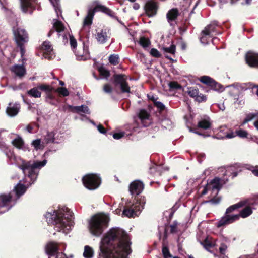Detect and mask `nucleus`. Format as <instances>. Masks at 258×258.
<instances>
[{
	"label": "nucleus",
	"instance_id": "1",
	"mask_svg": "<svg viewBox=\"0 0 258 258\" xmlns=\"http://www.w3.org/2000/svg\"><path fill=\"white\" fill-rule=\"evenodd\" d=\"M127 233L119 228H113L102 239L99 256L102 258H128L132 250Z\"/></svg>",
	"mask_w": 258,
	"mask_h": 258
},
{
	"label": "nucleus",
	"instance_id": "2",
	"mask_svg": "<svg viewBox=\"0 0 258 258\" xmlns=\"http://www.w3.org/2000/svg\"><path fill=\"white\" fill-rule=\"evenodd\" d=\"M73 216L70 209L64 206L59 207L57 210H53V214L47 212L45 217L48 224L54 225L57 231L67 233L73 225Z\"/></svg>",
	"mask_w": 258,
	"mask_h": 258
},
{
	"label": "nucleus",
	"instance_id": "3",
	"mask_svg": "<svg viewBox=\"0 0 258 258\" xmlns=\"http://www.w3.org/2000/svg\"><path fill=\"white\" fill-rule=\"evenodd\" d=\"M109 217L104 214L99 213L92 216L89 224L90 233L97 237L100 236L108 226Z\"/></svg>",
	"mask_w": 258,
	"mask_h": 258
},
{
	"label": "nucleus",
	"instance_id": "4",
	"mask_svg": "<svg viewBox=\"0 0 258 258\" xmlns=\"http://www.w3.org/2000/svg\"><path fill=\"white\" fill-rule=\"evenodd\" d=\"M97 12H102L120 22L114 11L104 5L98 4L94 7L88 9L87 15L83 21L84 27L86 26H90L91 25L94 15Z\"/></svg>",
	"mask_w": 258,
	"mask_h": 258
},
{
	"label": "nucleus",
	"instance_id": "5",
	"mask_svg": "<svg viewBox=\"0 0 258 258\" xmlns=\"http://www.w3.org/2000/svg\"><path fill=\"white\" fill-rule=\"evenodd\" d=\"M112 83L115 89H119L121 93L131 92V88L127 81V76L123 74H115L112 76Z\"/></svg>",
	"mask_w": 258,
	"mask_h": 258
},
{
	"label": "nucleus",
	"instance_id": "6",
	"mask_svg": "<svg viewBox=\"0 0 258 258\" xmlns=\"http://www.w3.org/2000/svg\"><path fill=\"white\" fill-rule=\"evenodd\" d=\"M20 8L23 13L32 14L36 9L41 10L38 0H20Z\"/></svg>",
	"mask_w": 258,
	"mask_h": 258
},
{
	"label": "nucleus",
	"instance_id": "7",
	"mask_svg": "<svg viewBox=\"0 0 258 258\" xmlns=\"http://www.w3.org/2000/svg\"><path fill=\"white\" fill-rule=\"evenodd\" d=\"M84 185L90 190L97 188L100 183V179L97 175L93 174L86 175L82 178Z\"/></svg>",
	"mask_w": 258,
	"mask_h": 258
},
{
	"label": "nucleus",
	"instance_id": "8",
	"mask_svg": "<svg viewBox=\"0 0 258 258\" xmlns=\"http://www.w3.org/2000/svg\"><path fill=\"white\" fill-rule=\"evenodd\" d=\"M13 32L17 45L25 44L28 42V34L25 29L21 28H13Z\"/></svg>",
	"mask_w": 258,
	"mask_h": 258
},
{
	"label": "nucleus",
	"instance_id": "9",
	"mask_svg": "<svg viewBox=\"0 0 258 258\" xmlns=\"http://www.w3.org/2000/svg\"><path fill=\"white\" fill-rule=\"evenodd\" d=\"M158 9V3L153 0L147 1L144 6L145 14L149 18L156 15Z\"/></svg>",
	"mask_w": 258,
	"mask_h": 258
},
{
	"label": "nucleus",
	"instance_id": "10",
	"mask_svg": "<svg viewBox=\"0 0 258 258\" xmlns=\"http://www.w3.org/2000/svg\"><path fill=\"white\" fill-rule=\"evenodd\" d=\"M199 80L201 82L210 87L213 90L220 92L223 90L222 86L209 76H203Z\"/></svg>",
	"mask_w": 258,
	"mask_h": 258
},
{
	"label": "nucleus",
	"instance_id": "11",
	"mask_svg": "<svg viewBox=\"0 0 258 258\" xmlns=\"http://www.w3.org/2000/svg\"><path fill=\"white\" fill-rule=\"evenodd\" d=\"M12 200L11 192L8 194L0 195V214L8 211L10 208V204Z\"/></svg>",
	"mask_w": 258,
	"mask_h": 258
},
{
	"label": "nucleus",
	"instance_id": "12",
	"mask_svg": "<svg viewBox=\"0 0 258 258\" xmlns=\"http://www.w3.org/2000/svg\"><path fill=\"white\" fill-rule=\"evenodd\" d=\"M139 211L140 207L139 205L133 203H129L124 207L122 215L128 218L134 217L137 216L138 212Z\"/></svg>",
	"mask_w": 258,
	"mask_h": 258
},
{
	"label": "nucleus",
	"instance_id": "13",
	"mask_svg": "<svg viewBox=\"0 0 258 258\" xmlns=\"http://www.w3.org/2000/svg\"><path fill=\"white\" fill-rule=\"evenodd\" d=\"M238 220V216L235 215L225 214V215L216 223L218 228L224 227Z\"/></svg>",
	"mask_w": 258,
	"mask_h": 258
},
{
	"label": "nucleus",
	"instance_id": "14",
	"mask_svg": "<svg viewBox=\"0 0 258 258\" xmlns=\"http://www.w3.org/2000/svg\"><path fill=\"white\" fill-rule=\"evenodd\" d=\"M144 187V185L142 182L135 180L130 183L129 191L132 196H138L142 192Z\"/></svg>",
	"mask_w": 258,
	"mask_h": 258
},
{
	"label": "nucleus",
	"instance_id": "15",
	"mask_svg": "<svg viewBox=\"0 0 258 258\" xmlns=\"http://www.w3.org/2000/svg\"><path fill=\"white\" fill-rule=\"evenodd\" d=\"M215 27L210 24L207 25L201 33L200 41L203 44L208 43V39L211 37V32L215 31Z\"/></svg>",
	"mask_w": 258,
	"mask_h": 258
},
{
	"label": "nucleus",
	"instance_id": "16",
	"mask_svg": "<svg viewBox=\"0 0 258 258\" xmlns=\"http://www.w3.org/2000/svg\"><path fill=\"white\" fill-rule=\"evenodd\" d=\"M245 60L250 67L258 68V53L248 52L245 55Z\"/></svg>",
	"mask_w": 258,
	"mask_h": 258
},
{
	"label": "nucleus",
	"instance_id": "17",
	"mask_svg": "<svg viewBox=\"0 0 258 258\" xmlns=\"http://www.w3.org/2000/svg\"><path fill=\"white\" fill-rule=\"evenodd\" d=\"M19 167L23 170L24 174L28 172V176L31 179L36 177L35 169L32 168L30 161L23 162Z\"/></svg>",
	"mask_w": 258,
	"mask_h": 258
},
{
	"label": "nucleus",
	"instance_id": "18",
	"mask_svg": "<svg viewBox=\"0 0 258 258\" xmlns=\"http://www.w3.org/2000/svg\"><path fill=\"white\" fill-rule=\"evenodd\" d=\"M110 37V30L107 28H105L97 32L96 38L100 43L103 44L105 43Z\"/></svg>",
	"mask_w": 258,
	"mask_h": 258
},
{
	"label": "nucleus",
	"instance_id": "19",
	"mask_svg": "<svg viewBox=\"0 0 258 258\" xmlns=\"http://www.w3.org/2000/svg\"><path fill=\"white\" fill-rule=\"evenodd\" d=\"M180 15V13L177 8H172L168 11L166 18L170 26L172 25V23L177 20Z\"/></svg>",
	"mask_w": 258,
	"mask_h": 258
},
{
	"label": "nucleus",
	"instance_id": "20",
	"mask_svg": "<svg viewBox=\"0 0 258 258\" xmlns=\"http://www.w3.org/2000/svg\"><path fill=\"white\" fill-rule=\"evenodd\" d=\"M59 249L58 245L54 242H50L46 246V252L49 256L56 255L60 253L58 252Z\"/></svg>",
	"mask_w": 258,
	"mask_h": 258
},
{
	"label": "nucleus",
	"instance_id": "21",
	"mask_svg": "<svg viewBox=\"0 0 258 258\" xmlns=\"http://www.w3.org/2000/svg\"><path fill=\"white\" fill-rule=\"evenodd\" d=\"M165 170H168V168H164L162 165L154 164L150 168L149 173L153 176H159Z\"/></svg>",
	"mask_w": 258,
	"mask_h": 258
},
{
	"label": "nucleus",
	"instance_id": "22",
	"mask_svg": "<svg viewBox=\"0 0 258 258\" xmlns=\"http://www.w3.org/2000/svg\"><path fill=\"white\" fill-rule=\"evenodd\" d=\"M65 29V26L63 23L57 20L53 24V28L51 29L48 33V37H50L52 34L56 31L58 33H60L61 32L64 31Z\"/></svg>",
	"mask_w": 258,
	"mask_h": 258
},
{
	"label": "nucleus",
	"instance_id": "23",
	"mask_svg": "<svg viewBox=\"0 0 258 258\" xmlns=\"http://www.w3.org/2000/svg\"><path fill=\"white\" fill-rule=\"evenodd\" d=\"M42 49L45 51L44 53V56L45 58L50 59L52 57V50L53 48L50 42L44 41L42 45Z\"/></svg>",
	"mask_w": 258,
	"mask_h": 258
},
{
	"label": "nucleus",
	"instance_id": "24",
	"mask_svg": "<svg viewBox=\"0 0 258 258\" xmlns=\"http://www.w3.org/2000/svg\"><path fill=\"white\" fill-rule=\"evenodd\" d=\"M138 116L144 127H147L149 125L150 122L147 121V120H149L150 115L146 110L141 109L139 112Z\"/></svg>",
	"mask_w": 258,
	"mask_h": 258
},
{
	"label": "nucleus",
	"instance_id": "25",
	"mask_svg": "<svg viewBox=\"0 0 258 258\" xmlns=\"http://www.w3.org/2000/svg\"><path fill=\"white\" fill-rule=\"evenodd\" d=\"M208 185L209 189H211L212 194H214L216 191H219L222 187L220 184V179L218 177H215L212 179Z\"/></svg>",
	"mask_w": 258,
	"mask_h": 258
},
{
	"label": "nucleus",
	"instance_id": "26",
	"mask_svg": "<svg viewBox=\"0 0 258 258\" xmlns=\"http://www.w3.org/2000/svg\"><path fill=\"white\" fill-rule=\"evenodd\" d=\"M11 106V103L9 104V106L7 108L6 112L8 115L10 116H14L16 115L20 110V105L19 103H15L13 106Z\"/></svg>",
	"mask_w": 258,
	"mask_h": 258
},
{
	"label": "nucleus",
	"instance_id": "27",
	"mask_svg": "<svg viewBox=\"0 0 258 258\" xmlns=\"http://www.w3.org/2000/svg\"><path fill=\"white\" fill-rule=\"evenodd\" d=\"M212 123L210 121V119H202L200 120L197 124V127L198 129L207 130L211 128Z\"/></svg>",
	"mask_w": 258,
	"mask_h": 258
},
{
	"label": "nucleus",
	"instance_id": "28",
	"mask_svg": "<svg viewBox=\"0 0 258 258\" xmlns=\"http://www.w3.org/2000/svg\"><path fill=\"white\" fill-rule=\"evenodd\" d=\"M0 148L3 150L6 156L11 161L15 160V156L13 151L10 150L8 147H6L5 144L0 143Z\"/></svg>",
	"mask_w": 258,
	"mask_h": 258
},
{
	"label": "nucleus",
	"instance_id": "29",
	"mask_svg": "<svg viewBox=\"0 0 258 258\" xmlns=\"http://www.w3.org/2000/svg\"><path fill=\"white\" fill-rule=\"evenodd\" d=\"M11 71L20 77L24 76L26 74V70L22 66L15 65L12 68Z\"/></svg>",
	"mask_w": 258,
	"mask_h": 258
},
{
	"label": "nucleus",
	"instance_id": "30",
	"mask_svg": "<svg viewBox=\"0 0 258 258\" xmlns=\"http://www.w3.org/2000/svg\"><path fill=\"white\" fill-rule=\"evenodd\" d=\"M246 204V202L243 201L238 202L237 204L229 206L226 210V214H230L235 210L243 207Z\"/></svg>",
	"mask_w": 258,
	"mask_h": 258
},
{
	"label": "nucleus",
	"instance_id": "31",
	"mask_svg": "<svg viewBox=\"0 0 258 258\" xmlns=\"http://www.w3.org/2000/svg\"><path fill=\"white\" fill-rule=\"evenodd\" d=\"M68 108L72 112L79 113L80 112L84 113H89V108L87 106L81 105L80 106H72L69 105Z\"/></svg>",
	"mask_w": 258,
	"mask_h": 258
},
{
	"label": "nucleus",
	"instance_id": "32",
	"mask_svg": "<svg viewBox=\"0 0 258 258\" xmlns=\"http://www.w3.org/2000/svg\"><path fill=\"white\" fill-rule=\"evenodd\" d=\"M213 194L214 195L212 196V198L210 200L205 201L203 203H211L213 205H217L219 204L222 200V197L218 195L219 191H216V192H214Z\"/></svg>",
	"mask_w": 258,
	"mask_h": 258
},
{
	"label": "nucleus",
	"instance_id": "33",
	"mask_svg": "<svg viewBox=\"0 0 258 258\" xmlns=\"http://www.w3.org/2000/svg\"><path fill=\"white\" fill-rule=\"evenodd\" d=\"M252 213V210L250 206H246L240 211L239 214H236V215L238 216L239 220L240 217L245 218L250 216Z\"/></svg>",
	"mask_w": 258,
	"mask_h": 258
},
{
	"label": "nucleus",
	"instance_id": "34",
	"mask_svg": "<svg viewBox=\"0 0 258 258\" xmlns=\"http://www.w3.org/2000/svg\"><path fill=\"white\" fill-rule=\"evenodd\" d=\"M27 187L22 184L18 183L15 187V191L18 198L23 195L26 191Z\"/></svg>",
	"mask_w": 258,
	"mask_h": 258
},
{
	"label": "nucleus",
	"instance_id": "35",
	"mask_svg": "<svg viewBox=\"0 0 258 258\" xmlns=\"http://www.w3.org/2000/svg\"><path fill=\"white\" fill-rule=\"evenodd\" d=\"M12 144L16 148L21 149L24 145V142L21 137L18 136L12 141Z\"/></svg>",
	"mask_w": 258,
	"mask_h": 258
},
{
	"label": "nucleus",
	"instance_id": "36",
	"mask_svg": "<svg viewBox=\"0 0 258 258\" xmlns=\"http://www.w3.org/2000/svg\"><path fill=\"white\" fill-rule=\"evenodd\" d=\"M108 60L109 63L113 66H116L119 63V57L118 54H112L110 55L108 57Z\"/></svg>",
	"mask_w": 258,
	"mask_h": 258
},
{
	"label": "nucleus",
	"instance_id": "37",
	"mask_svg": "<svg viewBox=\"0 0 258 258\" xmlns=\"http://www.w3.org/2000/svg\"><path fill=\"white\" fill-rule=\"evenodd\" d=\"M38 87L37 88H33L28 91V94L35 98L40 97L41 93L38 91Z\"/></svg>",
	"mask_w": 258,
	"mask_h": 258
},
{
	"label": "nucleus",
	"instance_id": "38",
	"mask_svg": "<svg viewBox=\"0 0 258 258\" xmlns=\"http://www.w3.org/2000/svg\"><path fill=\"white\" fill-rule=\"evenodd\" d=\"M168 86L170 90H177L182 88L181 85L177 81H171L169 83Z\"/></svg>",
	"mask_w": 258,
	"mask_h": 258
},
{
	"label": "nucleus",
	"instance_id": "39",
	"mask_svg": "<svg viewBox=\"0 0 258 258\" xmlns=\"http://www.w3.org/2000/svg\"><path fill=\"white\" fill-rule=\"evenodd\" d=\"M93 255V250L89 246H85L83 256L85 258H91Z\"/></svg>",
	"mask_w": 258,
	"mask_h": 258
},
{
	"label": "nucleus",
	"instance_id": "40",
	"mask_svg": "<svg viewBox=\"0 0 258 258\" xmlns=\"http://www.w3.org/2000/svg\"><path fill=\"white\" fill-rule=\"evenodd\" d=\"M236 135L241 138H249L248 132L243 129H239L235 131Z\"/></svg>",
	"mask_w": 258,
	"mask_h": 258
},
{
	"label": "nucleus",
	"instance_id": "41",
	"mask_svg": "<svg viewBox=\"0 0 258 258\" xmlns=\"http://www.w3.org/2000/svg\"><path fill=\"white\" fill-rule=\"evenodd\" d=\"M38 88L41 91H45L46 93L48 92H52L54 90L52 86L44 84L38 86Z\"/></svg>",
	"mask_w": 258,
	"mask_h": 258
},
{
	"label": "nucleus",
	"instance_id": "42",
	"mask_svg": "<svg viewBox=\"0 0 258 258\" xmlns=\"http://www.w3.org/2000/svg\"><path fill=\"white\" fill-rule=\"evenodd\" d=\"M98 71L99 73V74L104 78H108L110 75L109 71L106 70L103 66L99 67L98 69Z\"/></svg>",
	"mask_w": 258,
	"mask_h": 258
},
{
	"label": "nucleus",
	"instance_id": "43",
	"mask_svg": "<svg viewBox=\"0 0 258 258\" xmlns=\"http://www.w3.org/2000/svg\"><path fill=\"white\" fill-rule=\"evenodd\" d=\"M54 133L53 132H48L45 137V140L46 143H54L55 141Z\"/></svg>",
	"mask_w": 258,
	"mask_h": 258
},
{
	"label": "nucleus",
	"instance_id": "44",
	"mask_svg": "<svg viewBox=\"0 0 258 258\" xmlns=\"http://www.w3.org/2000/svg\"><path fill=\"white\" fill-rule=\"evenodd\" d=\"M187 93L191 97L195 99L199 94V90L196 87H190L188 88Z\"/></svg>",
	"mask_w": 258,
	"mask_h": 258
},
{
	"label": "nucleus",
	"instance_id": "45",
	"mask_svg": "<svg viewBox=\"0 0 258 258\" xmlns=\"http://www.w3.org/2000/svg\"><path fill=\"white\" fill-rule=\"evenodd\" d=\"M140 44L144 48L148 47L150 45L149 39L145 37H141L139 40Z\"/></svg>",
	"mask_w": 258,
	"mask_h": 258
},
{
	"label": "nucleus",
	"instance_id": "46",
	"mask_svg": "<svg viewBox=\"0 0 258 258\" xmlns=\"http://www.w3.org/2000/svg\"><path fill=\"white\" fill-rule=\"evenodd\" d=\"M258 115V113H249L246 114V117L243 120L242 124H245L248 122L252 120Z\"/></svg>",
	"mask_w": 258,
	"mask_h": 258
},
{
	"label": "nucleus",
	"instance_id": "47",
	"mask_svg": "<svg viewBox=\"0 0 258 258\" xmlns=\"http://www.w3.org/2000/svg\"><path fill=\"white\" fill-rule=\"evenodd\" d=\"M189 25L190 23H187V20H185V22L179 27L180 34L182 35L184 32H186Z\"/></svg>",
	"mask_w": 258,
	"mask_h": 258
},
{
	"label": "nucleus",
	"instance_id": "48",
	"mask_svg": "<svg viewBox=\"0 0 258 258\" xmlns=\"http://www.w3.org/2000/svg\"><path fill=\"white\" fill-rule=\"evenodd\" d=\"M31 145L34 147L35 149L38 150L40 149H42L43 146L41 144V140L37 139L33 140L32 142Z\"/></svg>",
	"mask_w": 258,
	"mask_h": 258
},
{
	"label": "nucleus",
	"instance_id": "49",
	"mask_svg": "<svg viewBox=\"0 0 258 258\" xmlns=\"http://www.w3.org/2000/svg\"><path fill=\"white\" fill-rule=\"evenodd\" d=\"M46 160H44L42 161H36L34 162L33 163H31V166L32 168L34 169L40 168L43 167L46 163Z\"/></svg>",
	"mask_w": 258,
	"mask_h": 258
},
{
	"label": "nucleus",
	"instance_id": "50",
	"mask_svg": "<svg viewBox=\"0 0 258 258\" xmlns=\"http://www.w3.org/2000/svg\"><path fill=\"white\" fill-rule=\"evenodd\" d=\"M162 252L164 258H171L172 257V255L170 253L168 247L166 246H163Z\"/></svg>",
	"mask_w": 258,
	"mask_h": 258
},
{
	"label": "nucleus",
	"instance_id": "51",
	"mask_svg": "<svg viewBox=\"0 0 258 258\" xmlns=\"http://www.w3.org/2000/svg\"><path fill=\"white\" fill-rule=\"evenodd\" d=\"M56 92L63 97L68 96L69 95L68 90L65 87H58L56 89Z\"/></svg>",
	"mask_w": 258,
	"mask_h": 258
},
{
	"label": "nucleus",
	"instance_id": "52",
	"mask_svg": "<svg viewBox=\"0 0 258 258\" xmlns=\"http://www.w3.org/2000/svg\"><path fill=\"white\" fill-rule=\"evenodd\" d=\"M164 52L174 54L176 52V46L172 44L169 47H163Z\"/></svg>",
	"mask_w": 258,
	"mask_h": 258
},
{
	"label": "nucleus",
	"instance_id": "53",
	"mask_svg": "<svg viewBox=\"0 0 258 258\" xmlns=\"http://www.w3.org/2000/svg\"><path fill=\"white\" fill-rule=\"evenodd\" d=\"M70 43L73 51L75 50L77 46L76 39L73 35H70Z\"/></svg>",
	"mask_w": 258,
	"mask_h": 258
},
{
	"label": "nucleus",
	"instance_id": "54",
	"mask_svg": "<svg viewBox=\"0 0 258 258\" xmlns=\"http://www.w3.org/2000/svg\"><path fill=\"white\" fill-rule=\"evenodd\" d=\"M150 53L153 57L155 58H160L162 56L160 52L156 48H152Z\"/></svg>",
	"mask_w": 258,
	"mask_h": 258
},
{
	"label": "nucleus",
	"instance_id": "55",
	"mask_svg": "<svg viewBox=\"0 0 258 258\" xmlns=\"http://www.w3.org/2000/svg\"><path fill=\"white\" fill-rule=\"evenodd\" d=\"M154 105L159 109L160 112H162L165 109V105L161 102H155Z\"/></svg>",
	"mask_w": 258,
	"mask_h": 258
},
{
	"label": "nucleus",
	"instance_id": "56",
	"mask_svg": "<svg viewBox=\"0 0 258 258\" xmlns=\"http://www.w3.org/2000/svg\"><path fill=\"white\" fill-rule=\"evenodd\" d=\"M137 203L135 204H137V205H139V207H141L143 209L144 208V206L146 203L145 201V198L143 197V198L141 197L140 199L138 198V197L136 199Z\"/></svg>",
	"mask_w": 258,
	"mask_h": 258
},
{
	"label": "nucleus",
	"instance_id": "57",
	"mask_svg": "<svg viewBox=\"0 0 258 258\" xmlns=\"http://www.w3.org/2000/svg\"><path fill=\"white\" fill-rule=\"evenodd\" d=\"M197 127L196 126V127H190L189 128V131L198 135H200V136H204V137H208L210 136L209 134H205V133H202L200 131H197Z\"/></svg>",
	"mask_w": 258,
	"mask_h": 258
},
{
	"label": "nucleus",
	"instance_id": "58",
	"mask_svg": "<svg viewBox=\"0 0 258 258\" xmlns=\"http://www.w3.org/2000/svg\"><path fill=\"white\" fill-rule=\"evenodd\" d=\"M195 100L199 103L205 102L207 101V97L202 94H199Z\"/></svg>",
	"mask_w": 258,
	"mask_h": 258
},
{
	"label": "nucleus",
	"instance_id": "59",
	"mask_svg": "<svg viewBox=\"0 0 258 258\" xmlns=\"http://www.w3.org/2000/svg\"><path fill=\"white\" fill-rule=\"evenodd\" d=\"M203 245L206 249H208L209 248H212L214 246V245L213 244L212 242L207 239H206L203 241Z\"/></svg>",
	"mask_w": 258,
	"mask_h": 258
},
{
	"label": "nucleus",
	"instance_id": "60",
	"mask_svg": "<svg viewBox=\"0 0 258 258\" xmlns=\"http://www.w3.org/2000/svg\"><path fill=\"white\" fill-rule=\"evenodd\" d=\"M178 226V223L177 221H174L173 224L170 225V233H175L177 232V228Z\"/></svg>",
	"mask_w": 258,
	"mask_h": 258
},
{
	"label": "nucleus",
	"instance_id": "61",
	"mask_svg": "<svg viewBox=\"0 0 258 258\" xmlns=\"http://www.w3.org/2000/svg\"><path fill=\"white\" fill-rule=\"evenodd\" d=\"M103 91L107 93H110L112 92V88L110 84H105L103 86Z\"/></svg>",
	"mask_w": 258,
	"mask_h": 258
},
{
	"label": "nucleus",
	"instance_id": "62",
	"mask_svg": "<svg viewBox=\"0 0 258 258\" xmlns=\"http://www.w3.org/2000/svg\"><path fill=\"white\" fill-rule=\"evenodd\" d=\"M227 248V246L225 243H221L220 247H219V252L221 254H225V251Z\"/></svg>",
	"mask_w": 258,
	"mask_h": 258
},
{
	"label": "nucleus",
	"instance_id": "63",
	"mask_svg": "<svg viewBox=\"0 0 258 258\" xmlns=\"http://www.w3.org/2000/svg\"><path fill=\"white\" fill-rule=\"evenodd\" d=\"M124 136L123 132L115 133L113 134V137L115 139H120Z\"/></svg>",
	"mask_w": 258,
	"mask_h": 258
},
{
	"label": "nucleus",
	"instance_id": "64",
	"mask_svg": "<svg viewBox=\"0 0 258 258\" xmlns=\"http://www.w3.org/2000/svg\"><path fill=\"white\" fill-rule=\"evenodd\" d=\"M73 51L74 52L76 56L77 57L78 59L80 60L85 59L84 55L81 53H80L78 51L77 52L76 50H74Z\"/></svg>",
	"mask_w": 258,
	"mask_h": 258
}]
</instances>
